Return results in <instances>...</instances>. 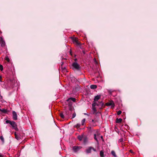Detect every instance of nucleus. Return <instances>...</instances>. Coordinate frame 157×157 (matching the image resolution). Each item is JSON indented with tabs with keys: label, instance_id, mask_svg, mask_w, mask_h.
I'll list each match as a JSON object with an SVG mask.
<instances>
[{
	"label": "nucleus",
	"instance_id": "nucleus-27",
	"mask_svg": "<svg viewBox=\"0 0 157 157\" xmlns=\"http://www.w3.org/2000/svg\"><path fill=\"white\" fill-rule=\"evenodd\" d=\"M121 110H119L117 112V114L118 115H119L121 114Z\"/></svg>",
	"mask_w": 157,
	"mask_h": 157
},
{
	"label": "nucleus",
	"instance_id": "nucleus-17",
	"mask_svg": "<svg viewBox=\"0 0 157 157\" xmlns=\"http://www.w3.org/2000/svg\"><path fill=\"white\" fill-rule=\"evenodd\" d=\"M70 100H72L73 102H75L76 101V99L74 98H70L67 100V101H69Z\"/></svg>",
	"mask_w": 157,
	"mask_h": 157
},
{
	"label": "nucleus",
	"instance_id": "nucleus-23",
	"mask_svg": "<svg viewBox=\"0 0 157 157\" xmlns=\"http://www.w3.org/2000/svg\"><path fill=\"white\" fill-rule=\"evenodd\" d=\"M5 59L8 62H10V60L8 56H6V57Z\"/></svg>",
	"mask_w": 157,
	"mask_h": 157
},
{
	"label": "nucleus",
	"instance_id": "nucleus-44",
	"mask_svg": "<svg viewBox=\"0 0 157 157\" xmlns=\"http://www.w3.org/2000/svg\"><path fill=\"white\" fill-rule=\"evenodd\" d=\"M130 151L132 152V151Z\"/></svg>",
	"mask_w": 157,
	"mask_h": 157
},
{
	"label": "nucleus",
	"instance_id": "nucleus-6",
	"mask_svg": "<svg viewBox=\"0 0 157 157\" xmlns=\"http://www.w3.org/2000/svg\"><path fill=\"white\" fill-rule=\"evenodd\" d=\"M13 119L14 120H17V113L14 111H12Z\"/></svg>",
	"mask_w": 157,
	"mask_h": 157
},
{
	"label": "nucleus",
	"instance_id": "nucleus-11",
	"mask_svg": "<svg viewBox=\"0 0 157 157\" xmlns=\"http://www.w3.org/2000/svg\"><path fill=\"white\" fill-rule=\"evenodd\" d=\"M1 46L2 47H4L6 43L5 41L3 40H0Z\"/></svg>",
	"mask_w": 157,
	"mask_h": 157
},
{
	"label": "nucleus",
	"instance_id": "nucleus-22",
	"mask_svg": "<svg viewBox=\"0 0 157 157\" xmlns=\"http://www.w3.org/2000/svg\"><path fill=\"white\" fill-rule=\"evenodd\" d=\"M85 121H86L85 119H84L83 120H82V121H81L82 125H84Z\"/></svg>",
	"mask_w": 157,
	"mask_h": 157
},
{
	"label": "nucleus",
	"instance_id": "nucleus-16",
	"mask_svg": "<svg viewBox=\"0 0 157 157\" xmlns=\"http://www.w3.org/2000/svg\"><path fill=\"white\" fill-rule=\"evenodd\" d=\"M100 96L99 95H97L95 96L94 98V101H98L100 98Z\"/></svg>",
	"mask_w": 157,
	"mask_h": 157
},
{
	"label": "nucleus",
	"instance_id": "nucleus-4",
	"mask_svg": "<svg viewBox=\"0 0 157 157\" xmlns=\"http://www.w3.org/2000/svg\"><path fill=\"white\" fill-rule=\"evenodd\" d=\"M92 150H93L94 151H96V150L95 149H94V148L92 147H90L86 149V153L87 154L90 153L91 152Z\"/></svg>",
	"mask_w": 157,
	"mask_h": 157
},
{
	"label": "nucleus",
	"instance_id": "nucleus-31",
	"mask_svg": "<svg viewBox=\"0 0 157 157\" xmlns=\"http://www.w3.org/2000/svg\"><path fill=\"white\" fill-rule=\"evenodd\" d=\"M93 110L95 112L96 111V109L95 108H93Z\"/></svg>",
	"mask_w": 157,
	"mask_h": 157
},
{
	"label": "nucleus",
	"instance_id": "nucleus-42",
	"mask_svg": "<svg viewBox=\"0 0 157 157\" xmlns=\"http://www.w3.org/2000/svg\"><path fill=\"white\" fill-rule=\"evenodd\" d=\"M85 115H87V114L86 113H84Z\"/></svg>",
	"mask_w": 157,
	"mask_h": 157
},
{
	"label": "nucleus",
	"instance_id": "nucleus-38",
	"mask_svg": "<svg viewBox=\"0 0 157 157\" xmlns=\"http://www.w3.org/2000/svg\"><path fill=\"white\" fill-rule=\"evenodd\" d=\"M75 62H76V61L77 60V59H75Z\"/></svg>",
	"mask_w": 157,
	"mask_h": 157
},
{
	"label": "nucleus",
	"instance_id": "nucleus-3",
	"mask_svg": "<svg viewBox=\"0 0 157 157\" xmlns=\"http://www.w3.org/2000/svg\"><path fill=\"white\" fill-rule=\"evenodd\" d=\"M73 108L72 107H70L69 110L65 111V116L66 118L68 117L71 114L72 111L73 110Z\"/></svg>",
	"mask_w": 157,
	"mask_h": 157
},
{
	"label": "nucleus",
	"instance_id": "nucleus-14",
	"mask_svg": "<svg viewBox=\"0 0 157 157\" xmlns=\"http://www.w3.org/2000/svg\"><path fill=\"white\" fill-rule=\"evenodd\" d=\"M84 136L83 135H79L78 136V138L79 140V141H81L83 139Z\"/></svg>",
	"mask_w": 157,
	"mask_h": 157
},
{
	"label": "nucleus",
	"instance_id": "nucleus-9",
	"mask_svg": "<svg viewBox=\"0 0 157 157\" xmlns=\"http://www.w3.org/2000/svg\"><path fill=\"white\" fill-rule=\"evenodd\" d=\"M14 135L15 136V138L17 140H19L21 139V136L20 135L18 134H17L16 132L15 133Z\"/></svg>",
	"mask_w": 157,
	"mask_h": 157
},
{
	"label": "nucleus",
	"instance_id": "nucleus-26",
	"mask_svg": "<svg viewBox=\"0 0 157 157\" xmlns=\"http://www.w3.org/2000/svg\"><path fill=\"white\" fill-rule=\"evenodd\" d=\"M94 139L96 140L97 141H98L97 139V138L96 137V136H97L96 134H94Z\"/></svg>",
	"mask_w": 157,
	"mask_h": 157
},
{
	"label": "nucleus",
	"instance_id": "nucleus-39",
	"mask_svg": "<svg viewBox=\"0 0 157 157\" xmlns=\"http://www.w3.org/2000/svg\"><path fill=\"white\" fill-rule=\"evenodd\" d=\"M1 76L0 75V81H1Z\"/></svg>",
	"mask_w": 157,
	"mask_h": 157
},
{
	"label": "nucleus",
	"instance_id": "nucleus-41",
	"mask_svg": "<svg viewBox=\"0 0 157 157\" xmlns=\"http://www.w3.org/2000/svg\"><path fill=\"white\" fill-rule=\"evenodd\" d=\"M101 138H102H102H103V136H101Z\"/></svg>",
	"mask_w": 157,
	"mask_h": 157
},
{
	"label": "nucleus",
	"instance_id": "nucleus-15",
	"mask_svg": "<svg viewBox=\"0 0 157 157\" xmlns=\"http://www.w3.org/2000/svg\"><path fill=\"white\" fill-rule=\"evenodd\" d=\"M59 115H60V117L63 119H64L65 118H66V117H65V113H64V114L63 113H62V112L60 113Z\"/></svg>",
	"mask_w": 157,
	"mask_h": 157
},
{
	"label": "nucleus",
	"instance_id": "nucleus-24",
	"mask_svg": "<svg viewBox=\"0 0 157 157\" xmlns=\"http://www.w3.org/2000/svg\"><path fill=\"white\" fill-rule=\"evenodd\" d=\"M80 125L79 124H77L76 125H75L74 127L78 128L80 127Z\"/></svg>",
	"mask_w": 157,
	"mask_h": 157
},
{
	"label": "nucleus",
	"instance_id": "nucleus-33",
	"mask_svg": "<svg viewBox=\"0 0 157 157\" xmlns=\"http://www.w3.org/2000/svg\"><path fill=\"white\" fill-rule=\"evenodd\" d=\"M71 39L73 40V39H77L75 38H74L73 37H71Z\"/></svg>",
	"mask_w": 157,
	"mask_h": 157
},
{
	"label": "nucleus",
	"instance_id": "nucleus-7",
	"mask_svg": "<svg viewBox=\"0 0 157 157\" xmlns=\"http://www.w3.org/2000/svg\"><path fill=\"white\" fill-rule=\"evenodd\" d=\"M82 147L80 146H74L73 147V150L75 152H77Z\"/></svg>",
	"mask_w": 157,
	"mask_h": 157
},
{
	"label": "nucleus",
	"instance_id": "nucleus-43",
	"mask_svg": "<svg viewBox=\"0 0 157 157\" xmlns=\"http://www.w3.org/2000/svg\"><path fill=\"white\" fill-rule=\"evenodd\" d=\"M63 62H62V64H63Z\"/></svg>",
	"mask_w": 157,
	"mask_h": 157
},
{
	"label": "nucleus",
	"instance_id": "nucleus-2",
	"mask_svg": "<svg viewBox=\"0 0 157 157\" xmlns=\"http://www.w3.org/2000/svg\"><path fill=\"white\" fill-rule=\"evenodd\" d=\"M73 69L74 70L79 71L80 68V67L79 64L76 62H74L72 64Z\"/></svg>",
	"mask_w": 157,
	"mask_h": 157
},
{
	"label": "nucleus",
	"instance_id": "nucleus-5",
	"mask_svg": "<svg viewBox=\"0 0 157 157\" xmlns=\"http://www.w3.org/2000/svg\"><path fill=\"white\" fill-rule=\"evenodd\" d=\"M106 105L107 106H111V108H114L115 106L114 103L113 101H109V102H108L106 103Z\"/></svg>",
	"mask_w": 157,
	"mask_h": 157
},
{
	"label": "nucleus",
	"instance_id": "nucleus-12",
	"mask_svg": "<svg viewBox=\"0 0 157 157\" xmlns=\"http://www.w3.org/2000/svg\"><path fill=\"white\" fill-rule=\"evenodd\" d=\"M83 139L84 143L85 144H86L88 141V138L87 137L85 136H84Z\"/></svg>",
	"mask_w": 157,
	"mask_h": 157
},
{
	"label": "nucleus",
	"instance_id": "nucleus-21",
	"mask_svg": "<svg viewBox=\"0 0 157 157\" xmlns=\"http://www.w3.org/2000/svg\"><path fill=\"white\" fill-rule=\"evenodd\" d=\"M111 153L112 155H113L114 157H116L117 156L116 153L114 151H112Z\"/></svg>",
	"mask_w": 157,
	"mask_h": 157
},
{
	"label": "nucleus",
	"instance_id": "nucleus-13",
	"mask_svg": "<svg viewBox=\"0 0 157 157\" xmlns=\"http://www.w3.org/2000/svg\"><path fill=\"white\" fill-rule=\"evenodd\" d=\"M0 111L2 113L5 114H7L8 112V111L6 109H1L0 108Z\"/></svg>",
	"mask_w": 157,
	"mask_h": 157
},
{
	"label": "nucleus",
	"instance_id": "nucleus-25",
	"mask_svg": "<svg viewBox=\"0 0 157 157\" xmlns=\"http://www.w3.org/2000/svg\"><path fill=\"white\" fill-rule=\"evenodd\" d=\"M0 139L2 141V142L3 143L4 142V139L3 136H0Z\"/></svg>",
	"mask_w": 157,
	"mask_h": 157
},
{
	"label": "nucleus",
	"instance_id": "nucleus-28",
	"mask_svg": "<svg viewBox=\"0 0 157 157\" xmlns=\"http://www.w3.org/2000/svg\"><path fill=\"white\" fill-rule=\"evenodd\" d=\"M76 115L75 113V112L74 113H73V114L72 118H75V117Z\"/></svg>",
	"mask_w": 157,
	"mask_h": 157
},
{
	"label": "nucleus",
	"instance_id": "nucleus-40",
	"mask_svg": "<svg viewBox=\"0 0 157 157\" xmlns=\"http://www.w3.org/2000/svg\"><path fill=\"white\" fill-rule=\"evenodd\" d=\"M3 38L2 37H1V40H2V39H3Z\"/></svg>",
	"mask_w": 157,
	"mask_h": 157
},
{
	"label": "nucleus",
	"instance_id": "nucleus-34",
	"mask_svg": "<svg viewBox=\"0 0 157 157\" xmlns=\"http://www.w3.org/2000/svg\"><path fill=\"white\" fill-rule=\"evenodd\" d=\"M82 52L84 54H85V51L84 50H82Z\"/></svg>",
	"mask_w": 157,
	"mask_h": 157
},
{
	"label": "nucleus",
	"instance_id": "nucleus-36",
	"mask_svg": "<svg viewBox=\"0 0 157 157\" xmlns=\"http://www.w3.org/2000/svg\"><path fill=\"white\" fill-rule=\"evenodd\" d=\"M70 54L71 55H72V53H71V50H70Z\"/></svg>",
	"mask_w": 157,
	"mask_h": 157
},
{
	"label": "nucleus",
	"instance_id": "nucleus-20",
	"mask_svg": "<svg viewBox=\"0 0 157 157\" xmlns=\"http://www.w3.org/2000/svg\"><path fill=\"white\" fill-rule=\"evenodd\" d=\"M100 155L101 157H105L104 155V152L102 151H100Z\"/></svg>",
	"mask_w": 157,
	"mask_h": 157
},
{
	"label": "nucleus",
	"instance_id": "nucleus-19",
	"mask_svg": "<svg viewBox=\"0 0 157 157\" xmlns=\"http://www.w3.org/2000/svg\"><path fill=\"white\" fill-rule=\"evenodd\" d=\"M122 121V119L121 118H117L116 119V122L117 123H121Z\"/></svg>",
	"mask_w": 157,
	"mask_h": 157
},
{
	"label": "nucleus",
	"instance_id": "nucleus-32",
	"mask_svg": "<svg viewBox=\"0 0 157 157\" xmlns=\"http://www.w3.org/2000/svg\"><path fill=\"white\" fill-rule=\"evenodd\" d=\"M94 60L96 63V64L97 63V62L95 58L94 59Z\"/></svg>",
	"mask_w": 157,
	"mask_h": 157
},
{
	"label": "nucleus",
	"instance_id": "nucleus-35",
	"mask_svg": "<svg viewBox=\"0 0 157 157\" xmlns=\"http://www.w3.org/2000/svg\"><path fill=\"white\" fill-rule=\"evenodd\" d=\"M0 157H3L2 155L1 154H0Z\"/></svg>",
	"mask_w": 157,
	"mask_h": 157
},
{
	"label": "nucleus",
	"instance_id": "nucleus-37",
	"mask_svg": "<svg viewBox=\"0 0 157 157\" xmlns=\"http://www.w3.org/2000/svg\"><path fill=\"white\" fill-rule=\"evenodd\" d=\"M94 122V120L93 119L92 120V122Z\"/></svg>",
	"mask_w": 157,
	"mask_h": 157
},
{
	"label": "nucleus",
	"instance_id": "nucleus-30",
	"mask_svg": "<svg viewBox=\"0 0 157 157\" xmlns=\"http://www.w3.org/2000/svg\"><path fill=\"white\" fill-rule=\"evenodd\" d=\"M95 134H96V136H98L100 134V133H99V132H96V133H95Z\"/></svg>",
	"mask_w": 157,
	"mask_h": 157
},
{
	"label": "nucleus",
	"instance_id": "nucleus-18",
	"mask_svg": "<svg viewBox=\"0 0 157 157\" xmlns=\"http://www.w3.org/2000/svg\"><path fill=\"white\" fill-rule=\"evenodd\" d=\"M97 87V86L96 85H91L90 86V88L91 89H94L96 88Z\"/></svg>",
	"mask_w": 157,
	"mask_h": 157
},
{
	"label": "nucleus",
	"instance_id": "nucleus-29",
	"mask_svg": "<svg viewBox=\"0 0 157 157\" xmlns=\"http://www.w3.org/2000/svg\"><path fill=\"white\" fill-rule=\"evenodd\" d=\"M0 69L1 71L3 69V66L1 64H0Z\"/></svg>",
	"mask_w": 157,
	"mask_h": 157
},
{
	"label": "nucleus",
	"instance_id": "nucleus-1",
	"mask_svg": "<svg viewBox=\"0 0 157 157\" xmlns=\"http://www.w3.org/2000/svg\"><path fill=\"white\" fill-rule=\"evenodd\" d=\"M6 124H9L11 126L13 129H14L16 131H18V129L17 127V125L16 123L13 121H11L10 120H7L6 121Z\"/></svg>",
	"mask_w": 157,
	"mask_h": 157
},
{
	"label": "nucleus",
	"instance_id": "nucleus-8",
	"mask_svg": "<svg viewBox=\"0 0 157 157\" xmlns=\"http://www.w3.org/2000/svg\"><path fill=\"white\" fill-rule=\"evenodd\" d=\"M73 42L75 44L79 46L80 48H82L81 43L78 41V40H73Z\"/></svg>",
	"mask_w": 157,
	"mask_h": 157
},
{
	"label": "nucleus",
	"instance_id": "nucleus-10",
	"mask_svg": "<svg viewBox=\"0 0 157 157\" xmlns=\"http://www.w3.org/2000/svg\"><path fill=\"white\" fill-rule=\"evenodd\" d=\"M104 105V103L102 101H101L99 103H97V102L95 103L94 104H93V106L97 105V106L100 105L101 106H102Z\"/></svg>",
	"mask_w": 157,
	"mask_h": 157
}]
</instances>
